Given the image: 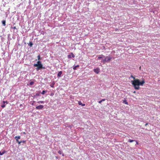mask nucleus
<instances>
[{
    "label": "nucleus",
    "instance_id": "nucleus-17",
    "mask_svg": "<svg viewBox=\"0 0 160 160\" xmlns=\"http://www.w3.org/2000/svg\"><path fill=\"white\" fill-rule=\"evenodd\" d=\"M46 92V91L43 90L41 92L42 94H44Z\"/></svg>",
    "mask_w": 160,
    "mask_h": 160
},
{
    "label": "nucleus",
    "instance_id": "nucleus-7",
    "mask_svg": "<svg viewBox=\"0 0 160 160\" xmlns=\"http://www.w3.org/2000/svg\"><path fill=\"white\" fill-rule=\"evenodd\" d=\"M62 74V71H61L59 72L58 74V75H57L58 77H61Z\"/></svg>",
    "mask_w": 160,
    "mask_h": 160
},
{
    "label": "nucleus",
    "instance_id": "nucleus-21",
    "mask_svg": "<svg viewBox=\"0 0 160 160\" xmlns=\"http://www.w3.org/2000/svg\"><path fill=\"white\" fill-rule=\"evenodd\" d=\"M134 141V140H131V139L129 140V142H133Z\"/></svg>",
    "mask_w": 160,
    "mask_h": 160
},
{
    "label": "nucleus",
    "instance_id": "nucleus-13",
    "mask_svg": "<svg viewBox=\"0 0 160 160\" xmlns=\"http://www.w3.org/2000/svg\"><path fill=\"white\" fill-rule=\"evenodd\" d=\"M28 45L31 47H32L33 45V43L32 42H30Z\"/></svg>",
    "mask_w": 160,
    "mask_h": 160
},
{
    "label": "nucleus",
    "instance_id": "nucleus-15",
    "mask_svg": "<svg viewBox=\"0 0 160 160\" xmlns=\"http://www.w3.org/2000/svg\"><path fill=\"white\" fill-rule=\"evenodd\" d=\"M103 55H100L98 56V58L99 59L102 58L103 57Z\"/></svg>",
    "mask_w": 160,
    "mask_h": 160
},
{
    "label": "nucleus",
    "instance_id": "nucleus-35",
    "mask_svg": "<svg viewBox=\"0 0 160 160\" xmlns=\"http://www.w3.org/2000/svg\"><path fill=\"white\" fill-rule=\"evenodd\" d=\"M135 92H135V91H134V92H133V93H135Z\"/></svg>",
    "mask_w": 160,
    "mask_h": 160
},
{
    "label": "nucleus",
    "instance_id": "nucleus-4",
    "mask_svg": "<svg viewBox=\"0 0 160 160\" xmlns=\"http://www.w3.org/2000/svg\"><path fill=\"white\" fill-rule=\"evenodd\" d=\"M43 107H43V105H40L38 106H37L36 107V108L37 109H42L43 108Z\"/></svg>",
    "mask_w": 160,
    "mask_h": 160
},
{
    "label": "nucleus",
    "instance_id": "nucleus-10",
    "mask_svg": "<svg viewBox=\"0 0 160 160\" xmlns=\"http://www.w3.org/2000/svg\"><path fill=\"white\" fill-rule=\"evenodd\" d=\"M55 84V82H53L52 83L51 85H50V86L51 87H52V88H53L54 87V86Z\"/></svg>",
    "mask_w": 160,
    "mask_h": 160
},
{
    "label": "nucleus",
    "instance_id": "nucleus-14",
    "mask_svg": "<svg viewBox=\"0 0 160 160\" xmlns=\"http://www.w3.org/2000/svg\"><path fill=\"white\" fill-rule=\"evenodd\" d=\"M2 24L4 26H5L6 25V21H3L2 22Z\"/></svg>",
    "mask_w": 160,
    "mask_h": 160
},
{
    "label": "nucleus",
    "instance_id": "nucleus-16",
    "mask_svg": "<svg viewBox=\"0 0 160 160\" xmlns=\"http://www.w3.org/2000/svg\"><path fill=\"white\" fill-rule=\"evenodd\" d=\"M44 102V101H39L38 102V103H43Z\"/></svg>",
    "mask_w": 160,
    "mask_h": 160
},
{
    "label": "nucleus",
    "instance_id": "nucleus-27",
    "mask_svg": "<svg viewBox=\"0 0 160 160\" xmlns=\"http://www.w3.org/2000/svg\"><path fill=\"white\" fill-rule=\"evenodd\" d=\"M68 58H71V55H68Z\"/></svg>",
    "mask_w": 160,
    "mask_h": 160
},
{
    "label": "nucleus",
    "instance_id": "nucleus-1",
    "mask_svg": "<svg viewBox=\"0 0 160 160\" xmlns=\"http://www.w3.org/2000/svg\"><path fill=\"white\" fill-rule=\"evenodd\" d=\"M131 77L134 80L133 81H131V82L135 89H139L140 88L139 86H142L145 83V80L144 79L142 80L141 81H140L139 79H136L135 77L132 75H131Z\"/></svg>",
    "mask_w": 160,
    "mask_h": 160
},
{
    "label": "nucleus",
    "instance_id": "nucleus-12",
    "mask_svg": "<svg viewBox=\"0 0 160 160\" xmlns=\"http://www.w3.org/2000/svg\"><path fill=\"white\" fill-rule=\"evenodd\" d=\"M105 99H102V100H101V101H100L98 102L99 103H101L102 101H105Z\"/></svg>",
    "mask_w": 160,
    "mask_h": 160
},
{
    "label": "nucleus",
    "instance_id": "nucleus-19",
    "mask_svg": "<svg viewBox=\"0 0 160 160\" xmlns=\"http://www.w3.org/2000/svg\"><path fill=\"white\" fill-rule=\"evenodd\" d=\"M58 153L60 154H61L62 153V151L61 150H59L58 151Z\"/></svg>",
    "mask_w": 160,
    "mask_h": 160
},
{
    "label": "nucleus",
    "instance_id": "nucleus-25",
    "mask_svg": "<svg viewBox=\"0 0 160 160\" xmlns=\"http://www.w3.org/2000/svg\"><path fill=\"white\" fill-rule=\"evenodd\" d=\"M11 28H13V29H17L16 27H11Z\"/></svg>",
    "mask_w": 160,
    "mask_h": 160
},
{
    "label": "nucleus",
    "instance_id": "nucleus-31",
    "mask_svg": "<svg viewBox=\"0 0 160 160\" xmlns=\"http://www.w3.org/2000/svg\"><path fill=\"white\" fill-rule=\"evenodd\" d=\"M148 124V123H147L145 124V126H147V125Z\"/></svg>",
    "mask_w": 160,
    "mask_h": 160
},
{
    "label": "nucleus",
    "instance_id": "nucleus-34",
    "mask_svg": "<svg viewBox=\"0 0 160 160\" xmlns=\"http://www.w3.org/2000/svg\"><path fill=\"white\" fill-rule=\"evenodd\" d=\"M22 106V104H21L20 105V107H21V106Z\"/></svg>",
    "mask_w": 160,
    "mask_h": 160
},
{
    "label": "nucleus",
    "instance_id": "nucleus-20",
    "mask_svg": "<svg viewBox=\"0 0 160 160\" xmlns=\"http://www.w3.org/2000/svg\"><path fill=\"white\" fill-rule=\"evenodd\" d=\"M78 104L79 105H82V102L81 101H79L78 102Z\"/></svg>",
    "mask_w": 160,
    "mask_h": 160
},
{
    "label": "nucleus",
    "instance_id": "nucleus-11",
    "mask_svg": "<svg viewBox=\"0 0 160 160\" xmlns=\"http://www.w3.org/2000/svg\"><path fill=\"white\" fill-rule=\"evenodd\" d=\"M15 139L17 141H18V139H20V136H16L15 137Z\"/></svg>",
    "mask_w": 160,
    "mask_h": 160
},
{
    "label": "nucleus",
    "instance_id": "nucleus-24",
    "mask_svg": "<svg viewBox=\"0 0 160 160\" xmlns=\"http://www.w3.org/2000/svg\"><path fill=\"white\" fill-rule=\"evenodd\" d=\"M71 54L72 55V58H74V57H75V56L74 55V54L72 53H71Z\"/></svg>",
    "mask_w": 160,
    "mask_h": 160
},
{
    "label": "nucleus",
    "instance_id": "nucleus-30",
    "mask_svg": "<svg viewBox=\"0 0 160 160\" xmlns=\"http://www.w3.org/2000/svg\"><path fill=\"white\" fill-rule=\"evenodd\" d=\"M85 105V104H82V106H84Z\"/></svg>",
    "mask_w": 160,
    "mask_h": 160
},
{
    "label": "nucleus",
    "instance_id": "nucleus-3",
    "mask_svg": "<svg viewBox=\"0 0 160 160\" xmlns=\"http://www.w3.org/2000/svg\"><path fill=\"white\" fill-rule=\"evenodd\" d=\"M112 58V57H108V56H107L104 59H103L102 60V62H109L111 60Z\"/></svg>",
    "mask_w": 160,
    "mask_h": 160
},
{
    "label": "nucleus",
    "instance_id": "nucleus-5",
    "mask_svg": "<svg viewBox=\"0 0 160 160\" xmlns=\"http://www.w3.org/2000/svg\"><path fill=\"white\" fill-rule=\"evenodd\" d=\"M97 74H98L99 72V68H97L96 69H94L93 70Z\"/></svg>",
    "mask_w": 160,
    "mask_h": 160
},
{
    "label": "nucleus",
    "instance_id": "nucleus-8",
    "mask_svg": "<svg viewBox=\"0 0 160 160\" xmlns=\"http://www.w3.org/2000/svg\"><path fill=\"white\" fill-rule=\"evenodd\" d=\"M6 152V151H5V150H4L2 152H0V155H2L4 154Z\"/></svg>",
    "mask_w": 160,
    "mask_h": 160
},
{
    "label": "nucleus",
    "instance_id": "nucleus-9",
    "mask_svg": "<svg viewBox=\"0 0 160 160\" xmlns=\"http://www.w3.org/2000/svg\"><path fill=\"white\" fill-rule=\"evenodd\" d=\"M79 67V65H77L75 66H74L73 67V69L74 70L77 69V68Z\"/></svg>",
    "mask_w": 160,
    "mask_h": 160
},
{
    "label": "nucleus",
    "instance_id": "nucleus-18",
    "mask_svg": "<svg viewBox=\"0 0 160 160\" xmlns=\"http://www.w3.org/2000/svg\"><path fill=\"white\" fill-rule=\"evenodd\" d=\"M33 84H34V82H33L32 81L31 82L29 83V84L30 85H32Z\"/></svg>",
    "mask_w": 160,
    "mask_h": 160
},
{
    "label": "nucleus",
    "instance_id": "nucleus-22",
    "mask_svg": "<svg viewBox=\"0 0 160 160\" xmlns=\"http://www.w3.org/2000/svg\"><path fill=\"white\" fill-rule=\"evenodd\" d=\"M36 64H42L41 62L40 61H38Z\"/></svg>",
    "mask_w": 160,
    "mask_h": 160
},
{
    "label": "nucleus",
    "instance_id": "nucleus-33",
    "mask_svg": "<svg viewBox=\"0 0 160 160\" xmlns=\"http://www.w3.org/2000/svg\"><path fill=\"white\" fill-rule=\"evenodd\" d=\"M136 144H138V142L137 141H136Z\"/></svg>",
    "mask_w": 160,
    "mask_h": 160
},
{
    "label": "nucleus",
    "instance_id": "nucleus-26",
    "mask_svg": "<svg viewBox=\"0 0 160 160\" xmlns=\"http://www.w3.org/2000/svg\"><path fill=\"white\" fill-rule=\"evenodd\" d=\"M40 55H38V60H40Z\"/></svg>",
    "mask_w": 160,
    "mask_h": 160
},
{
    "label": "nucleus",
    "instance_id": "nucleus-2",
    "mask_svg": "<svg viewBox=\"0 0 160 160\" xmlns=\"http://www.w3.org/2000/svg\"><path fill=\"white\" fill-rule=\"evenodd\" d=\"M33 66L34 67H37L36 68V69L37 71L42 68L45 69V67H43L42 64H34Z\"/></svg>",
    "mask_w": 160,
    "mask_h": 160
},
{
    "label": "nucleus",
    "instance_id": "nucleus-29",
    "mask_svg": "<svg viewBox=\"0 0 160 160\" xmlns=\"http://www.w3.org/2000/svg\"><path fill=\"white\" fill-rule=\"evenodd\" d=\"M18 141V143H19V144H20L21 142H22L21 141L19 142V141Z\"/></svg>",
    "mask_w": 160,
    "mask_h": 160
},
{
    "label": "nucleus",
    "instance_id": "nucleus-23",
    "mask_svg": "<svg viewBox=\"0 0 160 160\" xmlns=\"http://www.w3.org/2000/svg\"><path fill=\"white\" fill-rule=\"evenodd\" d=\"M123 102H124V103H125V104H127V105L128 104V102H127V101L126 100L124 101Z\"/></svg>",
    "mask_w": 160,
    "mask_h": 160
},
{
    "label": "nucleus",
    "instance_id": "nucleus-36",
    "mask_svg": "<svg viewBox=\"0 0 160 160\" xmlns=\"http://www.w3.org/2000/svg\"><path fill=\"white\" fill-rule=\"evenodd\" d=\"M62 156H64V154H62Z\"/></svg>",
    "mask_w": 160,
    "mask_h": 160
},
{
    "label": "nucleus",
    "instance_id": "nucleus-32",
    "mask_svg": "<svg viewBox=\"0 0 160 160\" xmlns=\"http://www.w3.org/2000/svg\"><path fill=\"white\" fill-rule=\"evenodd\" d=\"M23 133L24 134H26V133L25 132H23Z\"/></svg>",
    "mask_w": 160,
    "mask_h": 160
},
{
    "label": "nucleus",
    "instance_id": "nucleus-28",
    "mask_svg": "<svg viewBox=\"0 0 160 160\" xmlns=\"http://www.w3.org/2000/svg\"><path fill=\"white\" fill-rule=\"evenodd\" d=\"M54 95V93H52L50 94V95L51 96H53Z\"/></svg>",
    "mask_w": 160,
    "mask_h": 160
},
{
    "label": "nucleus",
    "instance_id": "nucleus-6",
    "mask_svg": "<svg viewBox=\"0 0 160 160\" xmlns=\"http://www.w3.org/2000/svg\"><path fill=\"white\" fill-rule=\"evenodd\" d=\"M3 104H2V105L1 106V107L2 108H4L5 107V103H8V102L7 101H3Z\"/></svg>",
    "mask_w": 160,
    "mask_h": 160
}]
</instances>
